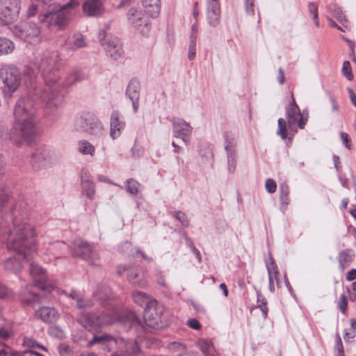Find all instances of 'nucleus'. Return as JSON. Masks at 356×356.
<instances>
[{
	"label": "nucleus",
	"mask_w": 356,
	"mask_h": 356,
	"mask_svg": "<svg viewBox=\"0 0 356 356\" xmlns=\"http://www.w3.org/2000/svg\"><path fill=\"white\" fill-rule=\"evenodd\" d=\"M42 85H32L29 90L28 96L21 97L16 102L14 108V118L15 131L18 128L20 134L24 137L25 142L31 143L35 137L37 133L35 117V104H43L47 108L53 109L54 107H49L47 105V99L37 100L33 91L35 87Z\"/></svg>",
	"instance_id": "obj_3"
},
{
	"label": "nucleus",
	"mask_w": 356,
	"mask_h": 356,
	"mask_svg": "<svg viewBox=\"0 0 356 356\" xmlns=\"http://www.w3.org/2000/svg\"><path fill=\"white\" fill-rule=\"evenodd\" d=\"M333 161L334 164V168H336L337 171L340 172L341 170L342 167L341 165L339 157L337 155H334L333 156Z\"/></svg>",
	"instance_id": "obj_63"
},
{
	"label": "nucleus",
	"mask_w": 356,
	"mask_h": 356,
	"mask_svg": "<svg viewBox=\"0 0 356 356\" xmlns=\"http://www.w3.org/2000/svg\"><path fill=\"white\" fill-rule=\"evenodd\" d=\"M140 83L136 79H132L127 88L126 95L130 100H137L140 99Z\"/></svg>",
	"instance_id": "obj_30"
},
{
	"label": "nucleus",
	"mask_w": 356,
	"mask_h": 356,
	"mask_svg": "<svg viewBox=\"0 0 356 356\" xmlns=\"http://www.w3.org/2000/svg\"><path fill=\"white\" fill-rule=\"evenodd\" d=\"M163 311V306L159 305L156 300H152L144 310L143 317L146 325L152 328L161 327Z\"/></svg>",
	"instance_id": "obj_11"
},
{
	"label": "nucleus",
	"mask_w": 356,
	"mask_h": 356,
	"mask_svg": "<svg viewBox=\"0 0 356 356\" xmlns=\"http://www.w3.org/2000/svg\"><path fill=\"white\" fill-rule=\"evenodd\" d=\"M247 14L254 15V0H244Z\"/></svg>",
	"instance_id": "obj_49"
},
{
	"label": "nucleus",
	"mask_w": 356,
	"mask_h": 356,
	"mask_svg": "<svg viewBox=\"0 0 356 356\" xmlns=\"http://www.w3.org/2000/svg\"><path fill=\"white\" fill-rule=\"evenodd\" d=\"M113 338L110 334H102L99 335H95L92 340H90L88 343L89 346H92L94 344H105L111 341H113Z\"/></svg>",
	"instance_id": "obj_39"
},
{
	"label": "nucleus",
	"mask_w": 356,
	"mask_h": 356,
	"mask_svg": "<svg viewBox=\"0 0 356 356\" xmlns=\"http://www.w3.org/2000/svg\"><path fill=\"white\" fill-rule=\"evenodd\" d=\"M279 193H280V200L281 203V209L282 211L284 212L288 205L290 203V199H289V193H290V189L289 186L286 183H282L280 185L279 187Z\"/></svg>",
	"instance_id": "obj_31"
},
{
	"label": "nucleus",
	"mask_w": 356,
	"mask_h": 356,
	"mask_svg": "<svg viewBox=\"0 0 356 356\" xmlns=\"http://www.w3.org/2000/svg\"><path fill=\"white\" fill-rule=\"evenodd\" d=\"M110 135L113 139L118 138L125 127V122L120 120V113L114 111L111 116Z\"/></svg>",
	"instance_id": "obj_21"
},
{
	"label": "nucleus",
	"mask_w": 356,
	"mask_h": 356,
	"mask_svg": "<svg viewBox=\"0 0 356 356\" xmlns=\"http://www.w3.org/2000/svg\"><path fill=\"white\" fill-rule=\"evenodd\" d=\"M224 149L227 152V171L235 172L237 163L236 140L234 134L226 133L224 136Z\"/></svg>",
	"instance_id": "obj_16"
},
{
	"label": "nucleus",
	"mask_w": 356,
	"mask_h": 356,
	"mask_svg": "<svg viewBox=\"0 0 356 356\" xmlns=\"http://www.w3.org/2000/svg\"><path fill=\"white\" fill-rule=\"evenodd\" d=\"M197 34V21L192 26L190 41L196 42Z\"/></svg>",
	"instance_id": "obj_58"
},
{
	"label": "nucleus",
	"mask_w": 356,
	"mask_h": 356,
	"mask_svg": "<svg viewBox=\"0 0 356 356\" xmlns=\"http://www.w3.org/2000/svg\"><path fill=\"white\" fill-rule=\"evenodd\" d=\"M195 46L196 42L190 41L189 44V51H188V58L189 60H193L195 57Z\"/></svg>",
	"instance_id": "obj_54"
},
{
	"label": "nucleus",
	"mask_w": 356,
	"mask_h": 356,
	"mask_svg": "<svg viewBox=\"0 0 356 356\" xmlns=\"http://www.w3.org/2000/svg\"><path fill=\"white\" fill-rule=\"evenodd\" d=\"M257 307H259L261 311L263 318L266 319L268 316V308L267 307V300L265 298L258 296Z\"/></svg>",
	"instance_id": "obj_43"
},
{
	"label": "nucleus",
	"mask_w": 356,
	"mask_h": 356,
	"mask_svg": "<svg viewBox=\"0 0 356 356\" xmlns=\"http://www.w3.org/2000/svg\"><path fill=\"white\" fill-rule=\"evenodd\" d=\"M298 117H300V118H299V120H298L296 124H298V126L300 129H302L305 128V125L306 124V122L307 121V118L303 117V115L301 113H300V115H298Z\"/></svg>",
	"instance_id": "obj_62"
},
{
	"label": "nucleus",
	"mask_w": 356,
	"mask_h": 356,
	"mask_svg": "<svg viewBox=\"0 0 356 356\" xmlns=\"http://www.w3.org/2000/svg\"><path fill=\"white\" fill-rule=\"evenodd\" d=\"M0 138L5 140H9L17 145H20L22 141H24L19 129L17 128V131H15V124L14 127L10 131H8L5 127L0 124Z\"/></svg>",
	"instance_id": "obj_22"
},
{
	"label": "nucleus",
	"mask_w": 356,
	"mask_h": 356,
	"mask_svg": "<svg viewBox=\"0 0 356 356\" xmlns=\"http://www.w3.org/2000/svg\"><path fill=\"white\" fill-rule=\"evenodd\" d=\"M335 339H336L335 348L337 350L338 353H344L342 341H341V337L339 333L336 334Z\"/></svg>",
	"instance_id": "obj_52"
},
{
	"label": "nucleus",
	"mask_w": 356,
	"mask_h": 356,
	"mask_svg": "<svg viewBox=\"0 0 356 356\" xmlns=\"http://www.w3.org/2000/svg\"><path fill=\"white\" fill-rule=\"evenodd\" d=\"M8 211L13 223V219L17 218L20 224H23V222L28 224L25 220L24 214L19 215V217L17 209H11L8 191L5 186L0 185V219L5 221L8 216Z\"/></svg>",
	"instance_id": "obj_12"
},
{
	"label": "nucleus",
	"mask_w": 356,
	"mask_h": 356,
	"mask_svg": "<svg viewBox=\"0 0 356 356\" xmlns=\"http://www.w3.org/2000/svg\"><path fill=\"white\" fill-rule=\"evenodd\" d=\"M94 297L102 306L108 307L106 312L101 315L97 316L94 313L82 312L79 318V323L86 328H97L104 325L112 324L116 321L124 322L119 310L114 307L109 301L111 297V289L106 285L97 287L93 292Z\"/></svg>",
	"instance_id": "obj_4"
},
{
	"label": "nucleus",
	"mask_w": 356,
	"mask_h": 356,
	"mask_svg": "<svg viewBox=\"0 0 356 356\" xmlns=\"http://www.w3.org/2000/svg\"><path fill=\"white\" fill-rule=\"evenodd\" d=\"M131 298L134 302L140 306L148 305V302L152 300L145 293L137 291L132 293Z\"/></svg>",
	"instance_id": "obj_37"
},
{
	"label": "nucleus",
	"mask_w": 356,
	"mask_h": 356,
	"mask_svg": "<svg viewBox=\"0 0 356 356\" xmlns=\"http://www.w3.org/2000/svg\"><path fill=\"white\" fill-rule=\"evenodd\" d=\"M291 102L286 107V118H280L278 120V129L277 134L280 136L282 139L287 138V129H293L297 124L298 117L300 115V110L296 104L293 95H291Z\"/></svg>",
	"instance_id": "obj_7"
},
{
	"label": "nucleus",
	"mask_w": 356,
	"mask_h": 356,
	"mask_svg": "<svg viewBox=\"0 0 356 356\" xmlns=\"http://www.w3.org/2000/svg\"><path fill=\"white\" fill-rule=\"evenodd\" d=\"M124 271L127 270V279L130 283L136 286L143 288L146 286V281L140 277L138 270L135 268H124Z\"/></svg>",
	"instance_id": "obj_29"
},
{
	"label": "nucleus",
	"mask_w": 356,
	"mask_h": 356,
	"mask_svg": "<svg viewBox=\"0 0 356 356\" xmlns=\"http://www.w3.org/2000/svg\"><path fill=\"white\" fill-rule=\"evenodd\" d=\"M35 232L29 224H20L17 218L13 219V229L7 238V248L17 253V256L7 259L4 268L7 270L17 273L22 268V261H29L35 251L34 237Z\"/></svg>",
	"instance_id": "obj_2"
},
{
	"label": "nucleus",
	"mask_w": 356,
	"mask_h": 356,
	"mask_svg": "<svg viewBox=\"0 0 356 356\" xmlns=\"http://www.w3.org/2000/svg\"><path fill=\"white\" fill-rule=\"evenodd\" d=\"M197 346L205 356H218L211 341L205 339H200L197 341Z\"/></svg>",
	"instance_id": "obj_33"
},
{
	"label": "nucleus",
	"mask_w": 356,
	"mask_h": 356,
	"mask_svg": "<svg viewBox=\"0 0 356 356\" xmlns=\"http://www.w3.org/2000/svg\"><path fill=\"white\" fill-rule=\"evenodd\" d=\"M330 12L337 19L339 23L346 29L348 26V22L346 19L345 14L341 9L335 3H331L328 6Z\"/></svg>",
	"instance_id": "obj_32"
},
{
	"label": "nucleus",
	"mask_w": 356,
	"mask_h": 356,
	"mask_svg": "<svg viewBox=\"0 0 356 356\" xmlns=\"http://www.w3.org/2000/svg\"><path fill=\"white\" fill-rule=\"evenodd\" d=\"M1 87L4 99H11L22 83V74L19 69L14 65H4L0 69Z\"/></svg>",
	"instance_id": "obj_6"
},
{
	"label": "nucleus",
	"mask_w": 356,
	"mask_h": 356,
	"mask_svg": "<svg viewBox=\"0 0 356 356\" xmlns=\"http://www.w3.org/2000/svg\"><path fill=\"white\" fill-rule=\"evenodd\" d=\"M342 73L344 76L346 77V79L349 81L353 80V74L351 71V66L350 63L348 60H346L343 63L342 67Z\"/></svg>",
	"instance_id": "obj_46"
},
{
	"label": "nucleus",
	"mask_w": 356,
	"mask_h": 356,
	"mask_svg": "<svg viewBox=\"0 0 356 356\" xmlns=\"http://www.w3.org/2000/svg\"><path fill=\"white\" fill-rule=\"evenodd\" d=\"M187 325L192 329L194 330H200L201 328V324L200 322L195 318H190L187 321Z\"/></svg>",
	"instance_id": "obj_53"
},
{
	"label": "nucleus",
	"mask_w": 356,
	"mask_h": 356,
	"mask_svg": "<svg viewBox=\"0 0 356 356\" xmlns=\"http://www.w3.org/2000/svg\"><path fill=\"white\" fill-rule=\"evenodd\" d=\"M36 315L45 323H54L59 318V313L51 307H41L36 311Z\"/></svg>",
	"instance_id": "obj_24"
},
{
	"label": "nucleus",
	"mask_w": 356,
	"mask_h": 356,
	"mask_svg": "<svg viewBox=\"0 0 356 356\" xmlns=\"http://www.w3.org/2000/svg\"><path fill=\"white\" fill-rule=\"evenodd\" d=\"M79 6V2L77 0H70L58 9L52 8L42 13L39 17L40 22L46 26H55L63 29L67 26Z\"/></svg>",
	"instance_id": "obj_5"
},
{
	"label": "nucleus",
	"mask_w": 356,
	"mask_h": 356,
	"mask_svg": "<svg viewBox=\"0 0 356 356\" xmlns=\"http://www.w3.org/2000/svg\"><path fill=\"white\" fill-rule=\"evenodd\" d=\"M192 130L193 128L184 120L181 119L173 120L172 131L174 136L181 138L185 143H188Z\"/></svg>",
	"instance_id": "obj_19"
},
{
	"label": "nucleus",
	"mask_w": 356,
	"mask_h": 356,
	"mask_svg": "<svg viewBox=\"0 0 356 356\" xmlns=\"http://www.w3.org/2000/svg\"><path fill=\"white\" fill-rule=\"evenodd\" d=\"M337 307L342 314H345L346 313L348 300L345 295L343 294L340 296L337 302Z\"/></svg>",
	"instance_id": "obj_47"
},
{
	"label": "nucleus",
	"mask_w": 356,
	"mask_h": 356,
	"mask_svg": "<svg viewBox=\"0 0 356 356\" xmlns=\"http://www.w3.org/2000/svg\"><path fill=\"white\" fill-rule=\"evenodd\" d=\"M128 20L132 26L136 27L142 35H147L150 29V24L147 17L141 10L131 8L127 14Z\"/></svg>",
	"instance_id": "obj_17"
},
{
	"label": "nucleus",
	"mask_w": 356,
	"mask_h": 356,
	"mask_svg": "<svg viewBox=\"0 0 356 356\" xmlns=\"http://www.w3.org/2000/svg\"><path fill=\"white\" fill-rule=\"evenodd\" d=\"M127 191L131 195H137L139 192L140 184L134 179H129L125 182Z\"/></svg>",
	"instance_id": "obj_41"
},
{
	"label": "nucleus",
	"mask_w": 356,
	"mask_h": 356,
	"mask_svg": "<svg viewBox=\"0 0 356 356\" xmlns=\"http://www.w3.org/2000/svg\"><path fill=\"white\" fill-rule=\"evenodd\" d=\"M63 47L66 49L74 51L86 47V42L82 34L74 33L67 38L64 42Z\"/></svg>",
	"instance_id": "obj_25"
},
{
	"label": "nucleus",
	"mask_w": 356,
	"mask_h": 356,
	"mask_svg": "<svg viewBox=\"0 0 356 356\" xmlns=\"http://www.w3.org/2000/svg\"><path fill=\"white\" fill-rule=\"evenodd\" d=\"M172 215L180 222L182 226L188 227L189 225V220L188 219L186 215L182 211H175L172 213Z\"/></svg>",
	"instance_id": "obj_44"
},
{
	"label": "nucleus",
	"mask_w": 356,
	"mask_h": 356,
	"mask_svg": "<svg viewBox=\"0 0 356 356\" xmlns=\"http://www.w3.org/2000/svg\"><path fill=\"white\" fill-rule=\"evenodd\" d=\"M12 292L11 291L5 286L0 282V298H7L11 296Z\"/></svg>",
	"instance_id": "obj_50"
},
{
	"label": "nucleus",
	"mask_w": 356,
	"mask_h": 356,
	"mask_svg": "<svg viewBox=\"0 0 356 356\" xmlns=\"http://www.w3.org/2000/svg\"><path fill=\"white\" fill-rule=\"evenodd\" d=\"M74 127L77 131L95 136L101 134L103 131L102 124L99 120L90 113L77 117L74 122Z\"/></svg>",
	"instance_id": "obj_8"
},
{
	"label": "nucleus",
	"mask_w": 356,
	"mask_h": 356,
	"mask_svg": "<svg viewBox=\"0 0 356 356\" xmlns=\"http://www.w3.org/2000/svg\"><path fill=\"white\" fill-rule=\"evenodd\" d=\"M58 160L56 154L47 148H39L31 155V162L36 168H48Z\"/></svg>",
	"instance_id": "obj_15"
},
{
	"label": "nucleus",
	"mask_w": 356,
	"mask_h": 356,
	"mask_svg": "<svg viewBox=\"0 0 356 356\" xmlns=\"http://www.w3.org/2000/svg\"><path fill=\"white\" fill-rule=\"evenodd\" d=\"M22 296V300L28 305L39 302L40 300V296L28 288L24 289Z\"/></svg>",
	"instance_id": "obj_38"
},
{
	"label": "nucleus",
	"mask_w": 356,
	"mask_h": 356,
	"mask_svg": "<svg viewBox=\"0 0 356 356\" xmlns=\"http://www.w3.org/2000/svg\"><path fill=\"white\" fill-rule=\"evenodd\" d=\"M20 10L18 0L0 1V26H7L15 22Z\"/></svg>",
	"instance_id": "obj_10"
},
{
	"label": "nucleus",
	"mask_w": 356,
	"mask_h": 356,
	"mask_svg": "<svg viewBox=\"0 0 356 356\" xmlns=\"http://www.w3.org/2000/svg\"><path fill=\"white\" fill-rule=\"evenodd\" d=\"M125 318H127V321H129L131 325L139 323V320L136 314L133 312H128Z\"/></svg>",
	"instance_id": "obj_55"
},
{
	"label": "nucleus",
	"mask_w": 356,
	"mask_h": 356,
	"mask_svg": "<svg viewBox=\"0 0 356 356\" xmlns=\"http://www.w3.org/2000/svg\"><path fill=\"white\" fill-rule=\"evenodd\" d=\"M346 280L348 281H353L356 279V269L353 268L346 273Z\"/></svg>",
	"instance_id": "obj_61"
},
{
	"label": "nucleus",
	"mask_w": 356,
	"mask_h": 356,
	"mask_svg": "<svg viewBox=\"0 0 356 356\" xmlns=\"http://www.w3.org/2000/svg\"><path fill=\"white\" fill-rule=\"evenodd\" d=\"M81 188L83 193L89 199L92 200L95 197V190L94 184L88 179H82Z\"/></svg>",
	"instance_id": "obj_35"
},
{
	"label": "nucleus",
	"mask_w": 356,
	"mask_h": 356,
	"mask_svg": "<svg viewBox=\"0 0 356 356\" xmlns=\"http://www.w3.org/2000/svg\"><path fill=\"white\" fill-rule=\"evenodd\" d=\"M200 154L202 157L209 159L212 157V152L209 147H204L200 149Z\"/></svg>",
	"instance_id": "obj_56"
},
{
	"label": "nucleus",
	"mask_w": 356,
	"mask_h": 356,
	"mask_svg": "<svg viewBox=\"0 0 356 356\" xmlns=\"http://www.w3.org/2000/svg\"><path fill=\"white\" fill-rule=\"evenodd\" d=\"M221 6L220 0H208L207 18L209 24L215 27L220 24Z\"/></svg>",
	"instance_id": "obj_20"
},
{
	"label": "nucleus",
	"mask_w": 356,
	"mask_h": 356,
	"mask_svg": "<svg viewBox=\"0 0 356 356\" xmlns=\"http://www.w3.org/2000/svg\"><path fill=\"white\" fill-rule=\"evenodd\" d=\"M348 91L350 95V99L353 103V104L356 107V95L354 92L353 90L351 88H348Z\"/></svg>",
	"instance_id": "obj_64"
},
{
	"label": "nucleus",
	"mask_w": 356,
	"mask_h": 356,
	"mask_svg": "<svg viewBox=\"0 0 356 356\" xmlns=\"http://www.w3.org/2000/svg\"><path fill=\"white\" fill-rule=\"evenodd\" d=\"M308 10L309 13L312 15L313 19L314 21L315 25L318 27L319 26V20L318 15V6L315 3H309L308 4Z\"/></svg>",
	"instance_id": "obj_45"
},
{
	"label": "nucleus",
	"mask_w": 356,
	"mask_h": 356,
	"mask_svg": "<svg viewBox=\"0 0 356 356\" xmlns=\"http://www.w3.org/2000/svg\"><path fill=\"white\" fill-rule=\"evenodd\" d=\"M103 10V6L100 0H86L83 3V11L88 16H99L102 14Z\"/></svg>",
	"instance_id": "obj_23"
},
{
	"label": "nucleus",
	"mask_w": 356,
	"mask_h": 356,
	"mask_svg": "<svg viewBox=\"0 0 356 356\" xmlns=\"http://www.w3.org/2000/svg\"><path fill=\"white\" fill-rule=\"evenodd\" d=\"M145 13L151 17H157L161 10L160 0H142Z\"/></svg>",
	"instance_id": "obj_28"
},
{
	"label": "nucleus",
	"mask_w": 356,
	"mask_h": 356,
	"mask_svg": "<svg viewBox=\"0 0 356 356\" xmlns=\"http://www.w3.org/2000/svg\"><path fill=\"white\" fill-rule=\"evenodd\" d=\"M14 49L15 44L11 40L0 37V56L11 54Z\"/></svg>",
	"instance_id": "obj_34"
},
{
	"label": "nucleus",
	"mask_w": 356,
	"mask_h": 356,
	"mask_svg": "<svg viewBox=\"0 0 356 356\" xmlns=\"http://www.w3.org/2000/svg\"><path fill=\"white\" fill-rule=\"evenodd\" d=\"M30 274L35 285L41 290L50 291L54 289L55 283L47 278L45 270L35 262L30 264Z\"/></svg>",
	"instance_id": "obj_14"
},
{
	"label": "nucleus",
	"mask_w": 356,
	"mask_h": 356,
	"mask_svg": "<svg viewBox=\"0 0 356 356\" xmlns=\"http://www.w3.org/2000/svg\"><path fill=\"white\" fill-rule=\"evenodd\" d=\"M93 247L82 239H76L74 241L72 254L85 260L90 259L93 256Z\"/></svg>",
	"instance_id": "obj_18"
},
{
	"label": "nucleus",
	"mask_w": 356,
	"mask_h": 356,
	"mask_svg": "<svg viewBox=\"0 0 356 356\" xmlns=\"http://www.w3.org/2000/svg\"><path fill=\"white\" fill-rule=\"evenodd\" d=\"M63 292L65 293L67 297L76 301V306L78 309H88L93 306V302L92 300L83 297L76 291H72L70 293H66L65 291Z\"/></svg>",
	"instance_id": "obj_26"
},
{
	"label": "nucleus",
	"mask_w": 356,
	"mask_h": 356,
	"mask_svg": "<svg viewBox=\"0 0 356 356\" xmlns=\"http://www.w3.org/2000/svg\"><path fill=\"white\" fill-rule=\"evenodd\" d=\"M265 187L269 193H274L277 189V184L273 179H268Z\"/></svg>",
	"instance_id": "obj_48"
},
{
	"label": "nucleus",
	"mask_w": 356,
	"mask_h": 356,
	"mask_svg": "<svg viewBox=\"0 0 356 356\" xmlns=\"http://www.w3.org/2000/svg\"><path fill=\"white\" fill-rule=\"evenodd\" d=\"M355 254L353 250L350 248L341 250L338 254V261L340 268L343 270L348 267L353 261Z\"/></svg>",
	"instance_id": "obj_27"
},
{
	"label": "nucleus",
	"mask_w": 356,
	"mask_h": 356,
	"mask_svg": "<svg viewBox=\"0 0 356 356\" xmlns=\"http://www.w3.org/2000/svg\"><path fill=\"white\" fill-rule=\"evenodd\" d=\"M10 336L11 333L10 330L5 327H0V338L7 339L9 338Z\"/></svg>",
	"instance_id": "obj_60"
},
{
	"label": "nucleus",
	"mask_w": 356,
	"mask_h": 356,
	"mask_svg": "<svg viewBox=\"0 0 356 356\" xmlns=\"http://www.w3.org/2000/svg\"><path fill=\"white\" fill-rule=\"evenodd\" d=\"M44 81V86L35 87L33 91L37 100L47 99L49 107H58L61 104L58 92L65 86H70L81 79L77 72L70 74L65 80L61 81L57 70L56 56L47 54L44 56L37 64Z\"/></svg>",
	"instance_id": "obj_1"
},
{
	"label": "nucleus",
	"mask_w": 356,
	"mask_h": 356,
	"mask_svg": "<svg viewBox=\"0 0 356 356\" xmlns=\"http://www.w3.org/2000/svg\"><path fill=\"white\" fill-rule=\"evenodd\" d=\"M266 266L267 268L268 275L274 276L275 280L278 286L279 282L277 280V275L279 274V271H278V268H277V264L275 263V261L273 258L271 254H270L269 261H266Z\"/></svg>",
	"instance_id": "obj_36"
},
{
	"label": "nucleus",
	"mask_w": 356,
	"mask_h": 356,
	"mask_svg": "<svg viewBox=\"0 0 356 356\" xmlns=\"http://www.w3.org/2000/svg\"><path fill=\"white\" fill-rule=\"evenodd\" d=\"M340 138H341V139L342 140L343 144L345 145V147L347 149H350L351 145H350V138H349L348 134L345 133V132H341L340 133Z\"/></svg>",
	"instance_id": "obj_51"
},
{
	"label": "nucleus",
	"mask_w": 356,
	"mask_h": 356,
	"mask_svg": "<svg viewBox=\"0 0 356 356\" xmlns=\"http://www.w3.org/2000/svg\"><path fill=\"white\" fill-rule=\"evenodd\" d=\"M188 246L191 248V251L195 254L196 259L198 260L199 262H200L201 261V255H200V251L195 247V245H193V243H192L191 241L189 240L188 242Z\"/></svg>",
	"instance_id": "obj_57"
},
{
	"label": "nucleus",
	"mask_w": 356,
	"mask_h": 356,
	"mask_svg": "<svg viewBox=\"0 0 356 356\" xmlns=\"http://www.w3.org/2000/svg\"><path fill=\"white\" fill-rule=\"evenodd\" d=\"M14 34L29 43L40 41V29L35 23H24L15 26Z\"/></svg>",
	"instance_id": "obj_13"
},
{
	"label": "nucleus",
	"mask_w": 356,
	"mask_h": 356,
	"mask_svg": "<svg viewBox=\"0 0 356 356\" xmlns=\"http://www.w3.org/2000/svg\"><path fill=\"white\" fill-rule=\"evenodd\" d=\"M79 151L83 154L92 156L95 153V147L87 140H81L79 143Z\"/></svg>",
	"instance_id": "obj_40"
},
{
	"label": "nucleus",
	"mask_w": 356,
	"mask_h": 356,
	"mask_svg": "<svg viewBox=\"0 0 356 356\" xmlns=\"http://www.w3.org/2000/svg\"><path fill=\"white\" fill-rule=\"evenodd\" d=\"M38 10V5H36V4L31 5L27 10V16L29 17L35 16L37 13Z\"/></svg>",
	"instance_id": "obj_59"
},
{
	"label": "nucleus",
	"mask_w": 356,
	"mask_h": 356,
	"mask_svg": "<svg viewBox=\"0 0 356 356\" xmlns=\"http://www.w3.org/2000/svg\"><path fill=\"white\" fill-rule=\"evenodd\" d=\"M98 38L106 55L113 60H118L124 54L122 45L119 39L104 31L99 33Z\"/></svg>",
	"instance_id": "obj_9"
},
{
	"label": "nucleus",
	"mask_w": 356,
	"mask_h": 356,
	"mask_svg": "<svg viewBox=\"0 0 356 356\" xmlns=\"http://www.w3.org/2000/svg\"><path fill=\"white\" fill-rule=\"evenodd\" d=\"M23 344L24 346L30 348V350L38 349L44 351H47L46 347L38 343L35 339L32 338L25 337L24 339Z\"/></svg>",
	"instance_id": "obj_42"
}]
</instances>
